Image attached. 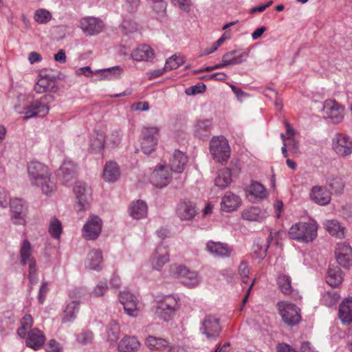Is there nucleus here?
Instances as JSON below:
<instances>
[{
	"instance_id": "5701e85b",
	"label": "nucleus",
	"mask_w": 352,
	"mask_h": 352,
	"mask_svg": "<svg viewBox=\"0 0 352 352\" xmlns=\"http://www.w3.org/2000/svg\"><path fill=\"white\" fill-rule=\"evenodd\" d=\"M269 216L268 212L258 207L251 206L245 208L241 213L242 219L249 221L261 222Z\"/></svg>"
},
{
	"instance_id": "aec40b11",
	"label": "nucleus",
	"mask_w": 352,
	"mask_h": 352,
	"mask_svg": "<svg viewBox=\"0 0 352 352\" xmlns=\"http://www.w3.org/2000/svg\"><path fill=\"white\" fill-rule=\"evenodd\" d=\"M177 215L182 221H189L197 213L195 204L190 201H180L177 206Z\"/></svg>"
},
{
	"instance_id": "a878e982",
	"label": "nucleus",
	"mask_w": 352,
	"mask_h": 352,
	"mask_svg": "<svg viewBox=\"0 0 352 352\" xmlns=\"http://www.w3.org/2000/svg\"><path fill=\"white\" fill-rule=\"evenodd\" d=\"M45 338L41 331L35 328L28 333L26 345L34 350L40 349L45 343Z\"/></svg>"
},
{
	"instance_id": "7ed1b4c3",
	"label": "nucleus",
	"mask_w": 352,
	"mask_h": 352,
	"mask_svg": "<svg viewBox=\"0 0 352 352\" xmlns=\"http://www.w3.org/2000/svg\"><path fill=\"white\" fill-rule=\"evenodd\" d=\"M54 100L51 94H45L38 100H34L30 105L24 109L23 120H28L35 117H44L50 110L49 104Z\"/></svg>"
},
{
	"instance_id": "a18cd8bd",
	"label": "nucleus",
	"mask_w": 352,
	"mask_h": 352,
	"mask_svg": "<svg viewBox=\"0 0 352 352\" xmlns=\"http://www.w3.org/2000/svg\"><path fill=\"white\" fill-rule=\"evenodd\" d=\"M78 311V302L73 300L69 303L64 311L62 322H72L76 318V313Z\"/></svg>"
},
{
	"instance_id": "2f4dec72",
	"label": "nucleus",
	"mask_w": 352,
	"mask_h": 352,
	"mask_svg": "<svg viewBox=\"0 0 352 352\" xmlns=\"http://www.w3.org/2000/svg\"><path fill=\"white\" fill-rule=\"evenodd\" d=\"M212 121L210 120H199L195 125V135L199 139L208 138L210 135Z\"/></svg>"
},
{
	"instance_id": "0e129e2a",
	"label": "nucleus",
	"mask_w": 352,
	"mask_h": 352,
	"mask_svg": "<svg viewBox=\"0 0 352 352\" xmlns=\"http://www.w3.org/2000/svg\"><path fill=\"white\" fill-rule=\"evenodd\" d=\"M206 87L204 83H198L196 85L192 86L186 89V94L187 95H195L197 94H201L206 91Z\"/></svg>"
},
{
	"instance_id": "49530a36",
	"label": "nucleus",
	"mask_w": 352,
	"mask_h": 352,
	"mask_svg": "<svg viewBox=\"0 0 352 352\" xmlns=\"http://www.w3.org/2000/svg\"><path fill=\"white\" fill-rule=\"evenodd\" d=\"M250 194L257 199H263L267 195L265 188L259 182H253L249 186Z\"/></svg>"
},
{
	"instance_id": "3c124183",
	"label": "nucleus",
	"mask_w": 352,
	"mask_h": 352,
	"mask_svg": "<svg viewBox=\"0 0 352 352\" xmlns=\"http://www.w3.org/2000/svg\"><path fill=\"white\" fill-rule=\"evenodd\" d=\"M107 140V144L111 147H116L118 146L122 140V134L120 130H114L111 131L107 137H106Z\"/></svg>"
},
{
	"instance_id": "dca6fc26",
	"label": "nucleus",
	"mask_w": 352,
	"mask_h": 352,
	"mask_svg": "<svg viewBox=\"0 0 352 352\" xmlns=\"http://www.w3.org/2000/svg\"><path fill=\"white\" fill-rule=\"evenodd\" d=\"M79 27L85 34L94 35L102 30L104 23L98 18L87 16L80 19Z\"/></svg>"
},
{
	"instance_id": "b1692460",
	"label": "nucleus",
	"mask_w": 352,
	"mask_h": 352,
	"mask_svg": "<svg viewBox=\"0 0 352 352\" xmlns=\"http://www.w3.org/2000/svg\"><path fill=\"white\" fill-rule=\"evenodd\" d=\"M145 344L152 351L170 352L173 349L168 340L152 336L147 337Z\"/></svg>"
},
{
	"instance_id": "f8f14e48",
	"label": "nucleus",
	"mask_w": 352,
	"mask_h": 352,
	"mask_svg": "<svg viewBox=\"0 0 352 352\" xmlns=\"http://www.w3.org/2000/svg\"><path fill=\"white\" fill-rule=\"evenodd\" d=\"M344 107L337 102L327 100L324 102L323 113L326 118L329 119L333 123H340L344 118Z\"/></svg>"
},
{
	"instance_id": "7c9ffc66",
	"label": "nucleus",
	"mask_w": 352,
	"mask_h": 352,
	"mask_svg": "<svg viewBox=\"0 0 352 352\" xmlns=\"http://www.w3.org/2000/svg\"><path fill=\"white\" fill-rule=\"evenodd\" d=\"M154 56L153 49L147 45H142L138 47L131 53V57L134 60L143 61L152 59Z\"/></svg>"
},
{
	"instance_id": "ddd939ff",
	"label": "nucleus",
	"mask_w": 352,
	"mask_h": 352,
	"mask_svg": "<svg viewBox=\"0 0 352 352\" xmlns=\"http://www.w3.org/2000/svg\"><path fill=\"white\" fill-rule=\"evenodd\" d=\"M119 300L129 316L135 317L138 315L140 302L133 294L129 292H122L119 294Z\"/></svg>"
},
{
	"instance_id": "c85d7f7f",
	"label": "nucleus",
	"mask_w": 352,
	"mask_h": 352,
	"mask_svg": "<svg viewBox=\"0 0 352 352\" xmlns=\"http://www.w3.org/2000/svg\"><path fill=\"white\" fill-rule=\"evenodd\" d=\"M188 162L187 156L180 151H175L170 160V167L176 173H182Z\"/></svg>"
},
{
	"instance_id": "4d7b16f0",
	"label": "nucleus",
	"mask_w": 352,
	"mask_h": 352,
	"mask_svg": "<svg viewBox=\"0 0 352 352\" xmlns=\"http://www.w3.org/2000/svg\"><path fill=\"white\" fill-rule=\"evenodd\" d=\"M329 186L336 193H340L344 189V184L341 178L335 177L329 181Z\"/></svg>"
},
{
	"instance_id": "72a5a7b5",
	"label": "nucleus",
	"mask_w": 352,
	"mask_h": 352,
	"mask_svg": "<svg viewBox=\"0 0 352 352\" xmlns=\"http://www.w3.org/2000/svg\"><path fill=\"white\" fill-rule=\"evenodd\" d=\"M102 256L100 250H94L91 251L86 261V266L94 270H100L102 269Z\"/></svg>"
},
{
	"instance_id": "393cba45",
	"label": "nucleus",
	"mask_w": 352,
	"mask_h": 352,
	"mask_svg": "<svg viewBox=\"0 0 352 352\" xmlns=\"http://www.w3.org/2000/svg\"><path fill=\"white\" fill-rule=\"evenodd\" d=\"M170 181V173L164 166H160L155 170L151 177V182L157 188H162L166 186Z\"/></svg>"
},
{
	"instance_id": "8fccbe9b",
	"label": "nucleus",
	"mask_w": 352,
	"mask_h": 352,
	"mask_svg": "<svg viewBox=\"0 0 352 352\" xmlns=\"http://www.w3.org/2000/svg\"><path fill=\"white\" fill-rule=\"evenodd\" d=\"M184 63V59L183 57L176 55L172 56L166 60L164 71L175 69Z\"/></svg>"
},
{
	"instance_id": "1a4fd4ad",
	"label": "nucleus",
	"mask_w": 352,
	"mask_h": 352,
	"mask_svg": "<svg viewBox=\"0 0 352 352\" xmlns=\"http://www.w3.org/2000/svg\"><path fill=\"white\" fill-rule=\"evenodd\" d=\"M200 331L208 340L217 339L221 331L219 318L212 315L206 316L201 322Z\"/></svg>"
},
{
	"instance_id": "c03bdc74",
	"label": "nucleus",
	"mask_w": 352,
	"mask_h": 352,
	"mask_svg": "<svg viewBox=\"0 0 352 352\" xmlns=\"http://www.w3.org/2000/svg\"><path fill=\"white\" fill-rule=\"evenodd\" d=\"M342 282V272L339 267L329 268L327 272V283L331 287H337Z\"/></svg>"
},
{
	"instance_id": "680f3d73",
	"label": "nucleus",
	"mask_w": 352,
	"mask_h": 352,
	"mask_svg": "<svg viewBox=\"0 0 352 352\" xmlns=\"http://www.w3.org/2000/svg\"><path fill=\"white\" fill-rule=\"evenodd\" d=\"M249 272L250 270L248 263L245 261H241L239 266V274L241 275L244 283L248 282Z\"/></svg>"
},
{
	"instance_id": "bf43d9fd",
	"label": "nucleus",
	"mask_w": 352,
	"mask_h": 352,
	"mask_svg": "<svg viewBox=\"0 0 352 352\" xmlns=\"http://www.w3.org/2000/svg\"><path fill=\"white\" fill-rule=\"evenodd\" d=\"M108 289V286L106 283L100 282L91 292V296L99 297L103 296Z\"/></svg>"
},
{
	"instance_id": "f3484780",
	"label": "nucleus",
	"mask_w": 352,
	"mask_h": 352,
	"mask_svg": "<svg viewBox=\"0 0 352 352\" xmlns=\"http://www.w3.org/2000/svg\"><path fill=\"white\" fill-rule=\"evenodd\" d=\"M333 148L340 156L349 155L352 152V141L345 135H338L333 140Z\"/></svg>"
},
{
	"instance_id": "052dcab7",
	"label": "nucleus",
	"mask_w": 352,
	"mask_h": 352,
	"mask_svg": "<svg viewBox=\"0 0 352 352\" xmlns=\"http://www.w3.org/2000/svg\"><path fill=\"white\" fill-rule=\"evenodd\" d=\"M226 39V37L225 36V34H223L216 42H214L210 47H207L205 49L203 55H208L214 52H215L225 41Z\"/></svg>"
},
{
	"instance_id": "338daca9",
	"label": "nucleus",
	"mask_w": 352,
	"mask_h": 352,
	"mask_svg": "<svg viewBox=\"0 0 352 352\" xmlns=\"http://www.w3.org/2000/svg\"><path fill=\"white\" fill-rule=\"evenodd\" d=\"M140 0H125V6L129 12H134L140 6Z\"/></svg>"
},
{
	"instance_id": "6e6552de",
	"label": "nucleus",
	"mask_w": 352,
	"mask_h": 352,
	"mask_svg": "<svg viewBox=\"0 0 352 352\" xmlns=\"http://www.w3.org/2000/svg\"><path fill=\"white\" fill-rule=\"evenodd\" d=\"M160 129L157 126H143L141 131V148L144 153L155 151L158 141Z\"/></svg>"
},
{
	"instance_id": "c9c22d12",
	"label": "nucleus",
	"mask_w": 352,
	"mask_h": 352,
	"mask_svg": "<svg viewBox=\"0 0 352 352\" xmlns=\"http://www.w3.org/2000/svg\"><path fill=\"white\" fill-rule=\"evenodd\" d=\"M76 166L72 161H65L60 168L59 175H62L63 182L67 184L75 177Z\"/></svg>"
},
{
	"instance_id": "09e8293b",
	"label": "nucleus",
	"mask_w": 352,
	"mask_h": 352,
	"mask_svg": "<svg viewBox=\"0 0 352 352\" xmlns=\"http://www.w3.org/2000/svg\"><path fill=\"white\" fill-rule=\"evenodd\" d=\"M33 324V318L30 314L25 315L21 320V327L17 330V333L21 338H25L26 331L30 329Z\"/></svg>"
},
{
	"instance_id": "bb28decb",
	"label": "nucleus",
	"mask_w": 352,
	"mask_h": 352,
	"mask_svg": "<svg viewBox=\"0 0 352 352\" xmlns=\"http://www.w3.org/2000/svg\"><path fill=\"white\" fill-rule=\"evenodd\" d=\"M120 176V170L118 164L112 161L107 162L104 167L102 178L106 182L113 183Z\"/></svg>"
},
{
	"instance_id": "ea45409f",
	"label": "nucleus",
	"mask_w": 352,
	"mask_h": 352,
	"mask_svg": "<svg viewBox=\"0 0 352 352\" xmlns=\"http://www.w3.org/2000/svg\"><path fill=\"white\" fill-rule=\"evenodd\" d=\"M277 284L280 292L285 295H291L294 291L290 276L281 274L277 277Z\"/></svg>"
},
{
	"instance_id": "2eb2a0df",
	"label": "nucleus",
	"mask_w": 352,
	"mask_h": 352,
	"mask_svg": "<svg viewBox=\"0 0 352 352\" xmlns=\"http://www.w3.org/2000/svg\"><path fill=\"white\" fill-rule=\"evenodd\" d=\"M335 256L338 263L342 267L349 268L352 265V248L348 244H338Z\"/></svg>"
},
{
	"instance_id": "e2e57ef3",
	"label": "nucleus",
	"mask_w": 352,
	"mask_h": 352,
	"mask_svg": "<svg viewBox=\"0 0 352 352\" xmlns=\"http://www.w3.org/2000/svg\"><path fill=\"white\" fill-rule=\"evenodd\" d=\"M154 10L157 13H164L166 10L167 3L166 0H149Z\"/></svg>"
},
{
	"instance_id": "774afa93",
	"label": "nucleus",
	"mask_w": 352,
	"mask_h": 352,
	"mask_svg": "<svg viewBox=\"0 0 352 352\" xmlns=\"http://www.w3.org/2000/svg\"><path fill=\"white\" fill-rule=\"evenodd\" d=\"M47 352H62L59 344L54 340H51L47 346Z\"/></svg>"
},
{
	"instance_id": "5fc2aeb1",
	"label": "nucleus",
	"mask_w": 352,
	"mask_h": 352,
	"mask_svg": "<svg viewBox=\"0 0 352 352\" xmlns=\"http://www.w3.org/2000/svg\"><path fill=\"white\" fill-rule=\"evenodd\" d=\"M123 33L127 34L138 30V24L131 19H124L122 23Z\"/></svg>"
},
{
	"instance_id": "6e6d98bb",
	"label": "nucleus",
	"mask_w": 352,
	"mask_h": 352,
	"mask_svg": "<svg viewBox=\"0 0 352 352\" xmlns=\"http://www.w3.org/2000/svg\"><path fill=\"white\" fill-rule=\"evenodd\" d=\"M94 339V334L91 331H82L76 336V340L79 344H87Z\"/></svg>"
},
{
	"instance_id": "79ce46f5",
	"label": "nucleus",
	"mask_w": 352,
	"mask_h": 352,
	"mask_svg": "<svg viewBox=\"0 0 352 352\" xmlns=\"http://www.w3.org/2000/svg\"><path fill=\"white\" fill-rule=\"evenodd\" d=\"M55 81L49 76H41L36 84L34 86V90L36 93L42 94L46 92L50 87L54 85Z\"/></svg>"
},
{
	"instance_id": "37998d69",
	"label": "nucleus",
	"mask_w": 352,
	"mask_h": 352,
	"mask_svg": "<svg viewBox=\"0 0 352 352\" xmlns=\"http://www.w3.org/2000/svg\"><path fill=\"white\" fill-rule=\"evenodd\" d=\"M120 325L116 320L110 322L107 329V340L112 344L116 343L120 338Z\"/></svg>"
},
{
	"instance_id": "864d4df0",
	"label": "nucleus",
	"mask_w": 352,
	"mask_h": 352,
	"mask_svg": "<svg viewBox=\"0 0 352 352\" xmlns=\"http://www.w3.org/2000/svg\"><path fill=\"white\" fill-rule=\"evenodd\" d=\"M52 19L51 13L45 10L39 9L34 14V19L39 23H45Z\"/></svg>"
},
{
	"instance_id": "9b49d317",
	"label": "nucleus",
	"mask_w": 352,
	"mask_h": 352,
	"mask_svg": "<svg viewBox=\"0 0 352 352\" xmlns=\"http://www.w3.org/2000/svg\"><path fill=\"white\" fill-rule=\"evenodd\" d=\"M12 212L11 220L15 225H24L28 212L25 202L19 198H14L10 203Z\"/></svg>"
},
{
	"instance_id": "473e14b6",
	"label": "nucleus",
	"mask_w": 352,
	"mask_h": 352,
	"mask_svg": "<svg viewBox=\"0 0 352 352\" xmlns=\"http://www.w3.org/2000/svg\"><path fill=\"white\" fill-rule=\"evenodd\" d=\"M123 72V69L120 66L105 68L96 70L95 75H98L100 80H112L119 78Z\"/></svg>"
},
{
	"instance_id": "c756f323",
	"label": "nucleus",
	"mask_w": 352,
	"mask_h": 352,
	"mask_svg": "<svg viewBox=\"0 0 352 352\" xmlns=\"http://www.w3.org/2000/svg\"><path fill=\"white\" fill-rule=\"evenodd\" d=\"M140 343L135 336H124L119 342L118 349L120 352H137Z\"/></svg>"
},
{
	"instance_id": "13d9d810",
	"label": "nucleus",
	"mask_w": 352,
	"mask_h": 352,
	"mask_svg": "<svg viewBox=\"0 0 352 352\" xmlns=\"http://www.w3.org/2000/svg\"><path fill=\"white\" fill-rule=\"evenodd\" d=\"M28 278L30 280V287H32L38 281V274L36 263L31 262L29 267Z\"/></svg>"
},
{
	"instance_id": "58836bf2",
	"label": "nucleus",
	"mask_w": 352,
	"mask_h": 352,
	"mask_svg": "<svg viewBox=\"0 0 352 352\" xmlns=\"http://www.w3.org/2000/svg\"><path fill=\"white\" fill-rule=\"evenodd\" d=\"M231 175V170L228 168L220 170L215 179V185L221 188L228 187L232 182Z\"/></svg>"
},
{
	"instance_id": "39448f33",
	"label": "nucleus",
	"mask_w": 352,
	"mask_h": 352,
	"mask_svg": "<svg viewBox=\"0 0 352 352\" xmlns=\"http://www.w3.org/2000/svg\"><path fill=\"white\" fill-rule=\"evenodd\" d=\"M210 153L214 159L221 164L230 157V148L228 140L223 136L214 137L210 143Z\"/></svg>"
},
{
	"instance_id": "9d476101",
	"label": "nucleus",
	"mask_w": 352,
	"mask_h": 352,
	"mask_svg": "<svg viewBox=\"0 0 352 352\" xmlns=\"http://www.w3.org/2000/svg\"><path fill=\"white\" fill-rule=\"evenodd\" d=\"M74 192L77 199L76 210L79 212L86 210L89 207L91 200L90 186L85 183L78 182L74 188Z\"/></svg>"
},
{
	"instance_id": "e433bc0d",
	"label": "nucleus",
	"mask_w": 352,
	"mask_h": 352,
	"mask_svg": "<svg viewBox=\"0 0 352 352\" xmlns=\"http://www.w3.org/2000/svg\"><path fill=\"white\" fill-rule=\"evenodd\" d=\"M147 205L141 200L133 202L130 206V214L135 219L144 218L147 215Z\"/></svg>"
},
{
	"instance_id": "20e7f679",
	"label": "nucleus",
	"mask_w": 352,
	"mask_h": 352,
	"mask_svg": "<svg viewBox=\"0 0 352 352\" xmlns=\"http://www.w3.org/2000/svg\"><path fill=\"white\" fill-rule=\"evenodd\" d=\"M169 272L171 276L180 280L184 285L189 287L197 285L199 282L197 273L190 271L184 265L172 264L170 265Z\"/></svg>"
},
{
	"instance_id": "0eeeda50",
	"label": "nucleus",
	"mask_w": 352,
	"mask_h": 352,
	"mask_svg": "<svg viewBox=\"0 0 352 352\" xmlns=\"http://www.w3.org/2000/svg\"><path fill=\"white\" fill-rule=\"evenodd\" d=\"M178 308L177 300L172 296H166L163 300L157 302L155 314L164 321L171 320Z\"/></svg>"
},
{
	"instance_id": "f257e3e1",
	"label": "nucleus",
	"mask_w": 352,
	"mask_h": 352,
	"mask_svg": "<svg viewBox=\"0 0 352 352\" xmlns=\"http://www.w3.org/2000/svg\"><path fill=\"white\" fill-rule=\"evenodd\" d=\"M28 172L32 185L40 187L43 194L51 195L56 190L55 182L52 179V173L46 165L32 161L28 166Z\"/></svg>"
},
{
	"instance_id": "603ef678",
	"label": "nucleus",
	"mask_w": 352,
	"mask_h": 352,
	"mask_svg": "<svg viewBox=\"0 0 352 352\" xmlns=\"http://www.w3.org/2000/svg\"><path fill=\"white\" fill-rule=\"evenodd\" d=\"M236 52H237L236 50H232V51L228 52L225 54L230 55V56H229V58H228V60H230L232 62H235V61L237 62L236 63L229 64V65H239L246 60V59L248 56V52H243L241 54H239V56H235Z\"/></svg>"
},
{
	"instance_id": "a211bd4d",
	"label": "nucleus",
	"mask_w": 352,
	"mask_h": 352,
	"mask_svg": "<svg viewBox=\"0 0 352 352\" xmlns=\"http://www.w3.org/2000/svg\"><path fill=\"white\" fill-rule=\"evenodd\" d=\"M206 250L215 257H229L232 248L227 243L209 241L206 245Z\"/></svg>"
},
{
	"instance_id": "423d86ee",
	"label": "nucleus",
	"mask_w": 352,
	"mask_h": 352,
	"mask_svg": "<svg viewBox=\"0 0 352 352\" xmlns=\"http://www.w3.org/2000/svg\"><path fill=\"white\" fill-rule=\"evenodd\" d=\"M279 311L284 322L289 326H294L301 320L299 308L294 304L286 301L277 303Z\"/></svg>"
},
{
	"instance_id": "a19ab883",
	"label": "nucleus",
	"mask_w": 352,
	"mask_h": 352,
	"mask_svg": "<svg viewBox=\"0 0 352 352\" xmlns=\"http://www.w3.org/2000/svg\"><path fill=\"white\" fill-rule=\"evenodd\" d=\"M324 226L327 232L332 236L340 239L344 236V228L342 227L337 220H328Z\"/></svg>"
},
{
	"instance_id": "6ab92c4d",
	"label": "nucleus",
	"mask_w": 352,
	"mask_h": 352,
	"mask_svg": "<svg viewBox=\"0 0 352 352\" xmlns=\"http://www.w3.org/2000/svg\"><path fill=\"white\" fill-rule=\"evenodd\" d=\"M169 261V254L166 246L159 245L153 253L151 258V263L153 267L160 270Z\"/></svg>"
},
{
	"instance_id": "f704fd0d",
	"label": "nucleus",
	"mask_w": 352,
	"mask_h": 352,
	"mask_svg": "<svg viewBox=\"0 0 352 352\" xmlns=\"http://www.w3.org/2000/svg\"><path fill=\"white\" fill-rule=\"evenodd\" d=\"M339 317L343 323L352 321V298L345 299L340 305Z\"/></svg>"
},
{
	"instance_id": "4468645a",
	"label": "nucleus",
	"mask_w": 352,
	"mask_h": 352,
	"mask_svg": "<svg viewBox=\"0 0 352 352\" xmlns=\"http://www.w3.org/2000/svg\"><path fill=\"white\" fill-rule=\"evenodd\" d=\"M102 230V220L96 215L89 217L82 228L83 236L86 239L94 240L98 237Z\"/></svg>"
},
{
	"instance_id": "412c9836",
	"label": "nucleus",
	"mask_w": 352,
	"mask_h": 352,
	"mask_svg": "<svg viewBox=\"0 0 352 352\" xmlns=\"http://www.w3.org/2000/svg\"><path fill=\"white\" fill-rule=\"evenodd\" d=\"M309 197L311 201L321 205L326 206L331 201V193L323 186H315L310 192Z\"/></svg>"
},
{
	"instance_id": "f03ea898",
	"label": "nucleus",
	"mask_w": 352,
	"mask_h": 352,
	"mask_svg": "<svg viewBox=\"0 0 352 352\" xmlns=\"http://www.w3.org/2000/svg\"><path fill=\"white\" fill-rule=\"evenodd\" d=\"M317 230V225L314 223L298 222L290 228L288 234L292 239L308 243L314 240Z\"/></svg>"
},
{
	"instance_id": "4be33fe9",
	"label": "nucleus",
	"mask_w": 352,
	"mask_h": 352,
	"mask_svg": "<svg viewBox=\"0 0 352 352\" xmlns=\"http://www.w3.org/2000/svg\"><path fill=\"white\" fill-rule=\"evenodd\" d=\"M241 204V198L232 193L227 192L221 199V210L226 212H231L236 210Z\"/></svg>"
},
{
	"instance_id": "4c0bfd02",
	"label": "nucleus",
	"mask_w": 352,
	"mask_h": 352,
	"mask_svg": "<svg viewBox=\"0 0 352 352\" xmlns=\"http://www.w3.org/2000/svg\"><path fill=\"white\" fill-rule=\"evenodd\" d=\"M32 248L28 240L25 239L21 245L20 249V258H21V263L24 265L27 263H29V267L30 266V263H36L34 258L32 256Z\"/></svg>"
},
{
	"instance_id": "69168bd1",
	"label": "nucleus",
	"mask_w": 352,
	"mask_h": 352,
	"mask_svg": "<svg viewBox=\"0 0 352 352\" xmlns=\"http://www.w3.org/2000/svg\"><path fill=\"white\" fill-rule=\"evenodd\" d=\"M49 288L47 286V282H43L41 284V286L39 289V293H38V302L40 303H43L47 293L48 292Z\"/></svg>"
},
{
	"instance_id": "cd10ccee",
	"label": "nucleus",
	"mask_w": 352,
	"mask_h": 352,
	"mask_svg": "<svg viewBox=\"0 0 352 352\" xmlns=\"http://www.w3.org/2000/svg\"><path fill=\"white\" fill-rule=\"evenodd\" d=\"M106 135L103 131L96 130L89 142V150L96 153H100L104 149Z\"/></svg>"
},
{
	"instance_id": "de8ad7c7",
	"label": "nucleus",
	"mask_w": 352,
	"mask_h": 352,
	"mask_svg": "<svg viewBox=\"0 0 352 352\" xmlns=\"http://www.w3.org/2000/svg\"><path fill=\"white\" fill-rule=\"evenodd\" d=\"M62 231L63 227L61 222L56 217L52 218L49 226V232L50 235L53 238L58 239Z\"/></svg>"
}]
</instances>
